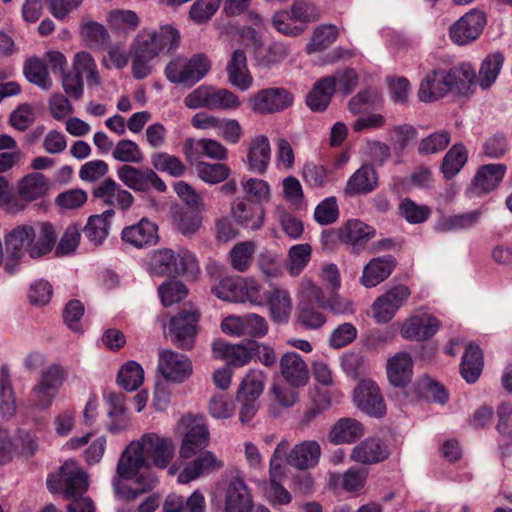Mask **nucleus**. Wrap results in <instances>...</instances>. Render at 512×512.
I'll use <instances>...</instances> for the list:
<instances>
[{
    "label": "nucleus",
    "mask_w": 512,
    "mask_h": 512,
    "mask_svg": "<svg viewBox=\"0 0 512 512\" xmlns=\"http://www.w3.org/2000/svg\"><path fill=\"white\" fill-rule=\"evenodd\" d=\"M174 454L175 446L171 438L154 432L145 433L138 440L131 441L122 451L117 463V474L125 479H133L142 469H165Z\"/></svg>",
    "instance_id": "nucleus-1"
},
{
    "label": "nucleus",
    "mask_w": 512,
    "mask_h": 512,
    "mask_svg": "<svg viewBox=\"0 0 512 512\" xmlns=\"http://www.w3.org/2000/svg\"><path fill=\"white\" fill-rule=\"evenodd\" d=\"M181 36L176 27L165 24L159 29H142L134 38L132 46L157 58L178 49Z\"/></svg>",
    "instance_id": "nucleus-2"
},
{
    "label": "nucleus",
    "mask_w": 512,
    "mask_h": 512,
    "mask_svg": "<svg viewBox=\"0 0 512 512\" xmlns=\"http://www.w3.org/2000/svg\"><path fill=\"white\" fill-rule=\"evenodd\" d=\"M198 269L195 256L188 250L174 252L163 248L154 251L148 261V270L153 276L194 273Z\"/></svg>",
    "instance_id": "nucleus-3"
},
{
    "label": "nucleus",
    "mask_w": 512,
    "mask_h": 512,
    "mask_svg": "<svg viewBox=\"0 0 512 512\" xmlns=\"http://www.w3.org/2000/svg\"><path fill=\"white\" fill-rule=\"evenodd\" d=\"M209 69L210 62L203 54H195L191 58L177 56L168 62L164 75L173 84L192 87L205 77Z\"/></svg>",
    "instance_id": "nucleus-4"
},
{
    "label": "nucleus",
    "mask_w": 512,
    "mask_h": 512,
    "mask_svg": "<svg viewBox=\"0 0 512 512\" xmlns=\"http://www.w3.org/2000/svg\"><path fill=\"white\" fill-rule=\"evenodd\" d=\"M184 104L190 109L236 110L241 100L228 89L201 85L184 98Z\"/></svg>",
    "instance_id": "nucleus-5"
},
{
    "label": "nucleus",
    "mask_w": 512,
    "mask_h": 512,
    "mask_svg": "<svg viewBox=\"0 0 512 512\" xmlns=\"http://www.w3.org/2000/svg\"><path fill=\"white\" fill-rule=\"evenodd\" d=\"M116 175L123 185L135 192H149L155 189L164 193L167 190L165 182L152 168L123 164L117 168Z\"/></svg>",
    "instance_id": "nucleus-6"
},
{
    "label": "nucleus",
    "mask_w": 512,
    "mask_h": 512,
    "mask_svg": "<svg viewBox=\"0 0 512 512\" xmlns=\"http://www.w3.org/2000/svg\"><path fill=\"white\" fill-rule=\"evenodd\" d=\"M64 381V370L59 365L48 367L30 393V405L35 410L48 409Z\"/></svg>",
    "instance_id": "nucleus-7"
},
{
    "label": "nucleus",
    "mask_w": 512,
    "mask_h": 512,
    "mask_svg": "<svg viewBox=\"0 0 512 512\" xmlns=\"http://www.w3.org/2000/svg\"><path fill=\"white\" fill-rule=\"evenodd\" d=\"M199 320L200 313L193 307L185 308L172 317L169 323L172 342L180 349L191 350L195 344Z\"/></svg>",
    "instance_id": "nucleus-8"
},
{
    "label": "nucleus",
    "mask_w": 512,
    "mask_h": 512,
    "mask_svg": "<svg viewBox=\"0 0 512 512\" xmlns=\"http://www.w3.org/2000/svg\"><path fill=\"white\" fill-rule=\"evenodd\" d=\"M47 487L51 492L61 489L66 499L82 496L88 489V475L76 461L69 460L60 468L58 485L49 477Z\"/></svg>",
    "instance_id": "nucleus-9"
},
{
    "label": "nucleus",
    "mask_w": 512,
    "mask_h": 512,
    "mask_svg": "<svg viewBox=\"0 0 512 512\" xmlns=\"http://www.w3.org/2000/svg\"><path fill=\"white\" fill-rule=\"evenodd\" d=\"M286 450L287 443L279 442L269 463V482L265 487V496L273 505H286L292 500L291 494L280 484L281 478L285 475L282 456L286 454Z\"/></svg>",
    "instance_id": "nucleus-10"
},
{
    "label": "nucleus",
    "mask_w": 512,
    "mask_h": 512,
    "mask_svg": "<svg viewBox=\"0 0 512 512\" xmlns=\"http://www.w3.org/2000/svg\"><path fill=\"white\" fill-rule=\"evenodd\" d=\"M33 225H19L5 235L6 262L4 270L14 274L24 256L29 257Z\"/></svg>",
    "instance_id": "nucleus-11"
},
{
    "label": "nucleus",
    "mask_w": 512,
    "mask_h": 512,
    "mask_svg": "<svg viewBox=\"0 0 512 512\" xmlns=\"http://www.w3.org/2000/svg\"><path fill=\"white\" fill-rule=\"evenodd\" d=\"M157 371L167 382L181 384L191 377L193 366L188 356L165 349L159 351Z\"/></svg>",
    "instance_id": "nucleus-12"
},
{
    "label": "nucleus",
    "mask_w": 512,
    "mask_h": 512,
    "mask_svg": "<svg viewBox=\"0 0 512 512\" xmlns=\"http://www.w3.org/2000/svg\"><path fill=\"white\" fill-rule=\"evenodd\" d=\"M293 104V96L281 87L265 88L248 98L249 108L256 114H273Z\"/></svg>",
    "instance_id": "nucleus-13"
},
{
    "label": "nucleus",
    "mask_w": 512,
    "mask_h": 512,
    "mask_svg": "<svg viewBox=\"0 0 512 512\" xmlns=\"http://www.w3.org/2000/svg\"><path fill=\"white\" fill-rule=\"evenodd\" d=\"M376 230L358 219L348 220L337 232L328 231L321 234V242L327 245L329 241L339 238L342 242L362 248L368 241L374 238Z\"/></svg>",
    "instance_id": "nucleus-14"
},
{
    "label": "nucleus",
    "mask_w": 512,
    "mask_h": 512,
    "mask_svg": "<svg viewBox=\"0 0 512 512\" xmlns=\"http://www.w3.org/2000/svg\"><path fill=\"white\" fill-rule=\"evenodd\" d=\"M485 25V13L472 9L450 27L449 35L455 44L460 46L467 45L478 39Z\"/></svg>",
    "instance_id": "nucleus-15"
},
{
    "label": "nucleus",
    "mask_w": 512,
    "mask_h": 512,
    "mask_svg": "<svg viewBox=\"0 0 512 512\" xmlns=\"http://www.w3.org/2000/svg\"><path fill=\"white\" fill-rule=\"evenodd\" d=\"M411 295L405 285H397L379 296L372 305V315L377 323H387L406 303Z\"/></svg>",
    "instance_id": "nucleus-16"
},
{
    "label": "nucleus",
    "mask_w": 512,
    "mask_h": 512,
    "mask_svg": "<svg viewBox=\"0 0 512 512\" xmlns=\"http://www.w3.org/2000/svg\"><path fill=\"white\" fill-rule=\"evenodd\" d=\"M181 424L188 428L179 454L181 458H191L197 450L209 443V431L202 417L187 415L181 418Z\"/></svg>",
    "instance_id": "nucleus-17"
},
{
    "label": "nucleus",
    "mask_w": 512,
    "mask_h": 512,
    "mask_svg": "<svg viewBox=\"0 0 512 512\" xmlns=\"http://www.w3.org/2000/svg\"><path fill=\"white\" fill-rule=\"evenodd\" d=\"M353 400L355 405L363 412L373 417H382L386 406L380 389L370 379H363L354 389Z\"/></svg>",
    "instance_id": "nucleus-18"
},
{
    "label": "nucleus",
    "mask_w": 512,
    "mask_h": 512,
    "mask_svg": "<svg viewBox=\"0 0 512 512\" xmlns=\"http://www.w3.org/2000/svg\"><path fill=\"white\" fill-rule=\"evenodd\" d=\"M280 442L287 443L286 454L282 456L283 464L286 463L299 470H307L315 467L321 456V447L317 441L305 440L290 449V443L286 439Z\"/></svg>",
    "instance_id": "nucleus-19"
},
{
    "label": "nucleus",
    "mask_w": 512,
    "mask_h": 512,
    "mask_svg": "<svg viewBox=\"0 0 512 512\" xmlns=\"http://www.w3.org/2000/svg\"><path fill=\"white\" fill-rule=\"evenodd\" d=\"M94 197L110 209L127 211L134 203V196L112 178L104 179L95 189Z\"/></svg>",
    "instance_id": "nucleus-20"
},
{
    "label": "nucleus",
    "mask_w": 512,
    "mask_h": 512,
    "mask_svg": "<svg viewBox=\"0 0 512 512\" xmlns=\"http://www.w3.org/2000/svg\"><path fill=\"white\" fill-rule=\"evenodd\" d=\"M439 328V320L431 314L423 312L406 319L400 328V334L406 340L424 341L431 338Z\"/></svg>",
    "instance_id": "nucleus-21"
},
{
    "label": "nucleus",
    "mask_w": 512,
    "mask_h": 512,
    "mask_svg": "<svg viewBox=\"0 0 512 512\" xmlns=\"http://www.w3.org/2000/svg\"><path fill=\"white\" fill-rule=\"evenodd\" d=\"M253 507L250 490L239 474L233 476L225 489V512H251Z\"/></svg>",
    "instance_id": "nucleus-22"
},
{
    "label": "nucleus",
    "mask_w": 512,
    "mask_h": 512,
    "mask_svg": "<svg viewBox=\"0 0 512 512\" xmlns=\"http://www.w3.org/2000/svg\"><path fill=\"white\" fill-rule=\"evenodd\" d=\"M224 467V463L212 451H202L190 461L178 475L180 484H188L200 477L212 474Z\"/></svg>",
    "instance_id": "nucleus-23"
},
{
    "label": "nucleus",
    "mask_w": 512,
    "mask_h": 512,
    "mask_svg": "<svg viewBox=\"0 0 512 512\" xmlns=\"http://www.w3.org/2000/svg\"><path fill=\"white\" fill-rule=\"evenodd\" d=\"M280 373L292 387L305 386L309 380V369L304 359L296 352L283 354L279 361Z\"/></svg>",
    "instance_id": "nucleus-24"
},
{
    "label": "nucleus",
    "mask_w": 512,
    "mask_h": 512,
    "mask_svg": "<svg viewBox=\"0 0 512 512\" xmlns=\"http://www.w3.org/2000/svg\"><path fill=\"white\" fill-rule=\"evenodd\" d=\"M157 226L146 218L122 230V240L135 247L144 248L156 244L158 240Z\"/></svg>",
    "instance_id": "nucleus-25"
},
{
    "label": "nucleus",
    "mask_w": 512,
    "mask_h": 512,
    "mask_svg": "<svg viewBox=\"0 0 512 512\" xmlns=\"http://www.w3.org/2000/svg\"><path fill=\"white\" fill-rule=\"evenodd\" d=\"M450 92L446 81L445 70L435 69L428 73L420 82L418 99L421 102H434L445 97Z\"/></svg>",
    "instance_id": "nucleus-26"
},
{
    "label": "nucleus",
    "mask_w": 512,
    "mask_h": 512,
    "mask_svg": "<svg viewBox=\"0 0 512 512\" xmlns=\"http://www.w3.org/2000/svg\"><path fill=\"white\" fill-rule=\"evenodd\" d=\"M31 238L29 257L38 259L52 251L56 244L57 233L51 223L39 222L33 225Z\"/></svg>",
    "instance_id": "nucleus-27"
},
{
    "label": "nucleus",
    "mask_w": 512,
    "mask_h": 512,
    "mask_svg": "<svg viewBox=\"0 0 512 512\" xmlns=\"http://www.w3.org/2000/svg\"><path fill=\"white\" fill-rule=\"evenodd\" d=\"M395 265L396 260L391 255L371 259L363 269L361 284L366 288L377 286L391 275Z\"/></svg>",
    "instance_id": "nucleus-28"
},
{
    "label": "nucleus",
    "mask_w": 512,
    "mask_h": 512,
    "mask_svg": "<svg viewBox=\"0 0 512 512\" xmlns=\"http://www.w3.org/2000/svg\"><path fill=\"white\" fill-rule=\"evenodd\" d=\"M386 369L389 382L393 386L404 388L412 379V357L407 352H398L388 359Z\"/></svg>",
    "instance_id": "nucleus-29"
},
{
    "label": "nucleus",
    "mask_w": 512,
    "mask_h": 512,
    "mask_svg": "<svg viewBox=\"0 0 512 512\" xmlns=\"http://www.w3.org/2000/svg\"><path fill=\"white\" fill-rule=\"evenodd\" d=\"M133 478L136 479V483L140 486L139 489H132L124 485L122 481L126 479L119 477V475L116 473L112 480V486L114 493L119 498L125 500H133L140 494L154 489L158 483V478L154 475V473L150 471V469H145L143 472L140 470L138 474Z\"/></svg>",
    "instance_id": "nucleus-30"
},
{
    "label": "nucleus",
    "mask_w": 512,
    "mask_h": 512,
    "mask_svg": "<svg viewBox=\"0 0 512 512\" xmlns=\"http://www.w3.org/2000/svg\"><path fill=\"white\" fill-rule=\"evenodd\" d=\"M227 74L229 83L241 90L247 91L253 85V77L247 66L246 54L243 50L237 49L227 64Z\"/></svg>",
    "instance_id": "nucleus-31"
},
{
    "label": "nucleus",
    "mask_w": 512,
    "mask_h": 512,
    "mask_svg": "<svg viewBox=\"0 0 512 512\" xmlns=\"http://www.w3.org/2000/svg\"><path fill=\"white\" fill-rule=\"evenodd\" d=\"M506 167L502 164H487L476 173L471 185V192L475 195L488 193L496 188L505 175Z\"/></svg>",
    "instance_id": "nucleus-32"
},
{
    "label": "nucleus",
    "mask_w": 512,
    "mask_h": 512,
    "mask_svg": "<svg viewBox=\"0 0 512 512\" xmlns=\"http://www.w3.org/2000/svg\"><path fill=\"white\" fill-rule=\"evenodd\" d=\"M232 214L235 220L251 230H258L264 223V209L247 200L238 199L232 205Z\"/></svg>",
    "instance_id": "nucleus-33"
},
{
    "label": "nucleus",
    "mask_w": 512,
    "mask_h": 512,
    "mask_svg": "<svg viewBox=\"0 0 512 512\" xmlns=\"http://www.w3.org/2000/svg\"><path fill=\"white\" fill-rule=\"evenodd\" d=\"M271 158L270 142L264 135H258L251 140L248 155L247 168L249 171L264 174Z\"/></svg>",
    "instance_id": "nucleus-34"
},
{
    "label": "nucleus",
    "mask_w": 512,
    "mask_h": 512,
    "mask_svg": "<svg viewBox=\"0 0 512 512\" xmlns=\"http://www.w3.org/2000/svg\"><path fill=\"white\" fill-rule=\"evenodd\" d=\"M446 81L450 86V92L459 95H467L470 87L476 84V72L468 62H463L445 70Z\"/></svg>",
    "instance_id": "nucleus-35"
},
{
    "label": "nucleus",
    "mask_w": 512,
    "mask_h": 512,
    "mask_svg": "<svg viewBox=\"0 0 512 512\" xmlns=\"http://www.w3.org/2000/svg\"><path fill=\"white\" fill-rule=\"evenodd\" d=\"M364 434L363 425L354 418H341L330 429L328 439L331 443L351 444Z\"/></svg>",
    "instance_id": "nucleus-36"
},
{
    "label": "nucleus",
    "mask_w": 512,
    "mask_h": 512,
    "mask_svg": "<svg viewBox=\"0 0 512 512\" xmlns=\"http://www.w3.org/2000/svg\"><path fill=\"white\" fill-rule=\"evenodd\" d=\"M336 78L324 77L318 80L306 97L308 107L314 112L324 111L335 92Z\"/></svg>",
    "instance_id": "nucleus-37"
},
{
    "label": "nucleus",
    "mask_w": 512,
    "mask_h": 512,
    "mask_svg": "<svg viewBox=\"0 0 512 512\" xmlns=\"http://www.w3.org/2000/svg\"><path fill=\"white\" fill-rule=\"evenodd\" d=\"M388 457L387 446L376 438H368L356 445L351 458L359 463L372 464L385 460Z\"/></svg>",
    "instance_id": "nucleus-38"
},
{
    "label": "nucleus",
    "mask_w": 512,
    "mask_h": 512,
    "mask_svg": "<svg viewBox=\"0 0 512 512\" xmlns=\"http://www.w3.org/2000/svg\"><path fill=\"white\" fill-rule=\"evenodd\" d=\"M377 174L371 165H363L348 179L345 187L347 195H359L372 192L377 187Z\"/></svg>",
    "instance_id": "nucleus-39"
},
{
    "label": "nucleus",
    "mask_w": 512,
    "mask_h": 512,
    "mask_svg": "<svg viewBox=\"0 0 512 512\" xmlns=\"http://www.w3.org/2000/svg\"><path fill=\"white\" fill-rule=\"evenodd\" d=\"M205 508V497L199 490H195L188 498L169 494L163 504L165 512H204Z\"/></svg>",
    "instance_id": "nucleus-40"
},
{
    "label": "nucleus",
    "mask_w": 512,
    "mask_h": 512,
    "mask_svg": "<svg viewBox=\"0 0 512 512\" xmlns=\"http://www.w3.org/2000/svg\"><path fill=\"white\" fill-rule=\"evenodd\" d=\"M114 216V210L108 209L101 214L88 218L83 232L88 241L94 246L101 245L107 238L110 229V220Z\"/></svg>",
    "instance_id": "nucleus-41"
},
{
    "label": "nucleus",
    "mask_w": 512,
    "mask_h": 512,
    "mask_svg": "<svg viewBox=\"0 0 512 512\" xmlns=\"http://www.w3.org/2000/svg\"><path fill=\"white\" fill-rule=\"evenodd\" d=\"M212 352L215 358L226 359L229 364L242 367L251 359L250 351L242 345H233L223 340H216L212 344Z\"/></svg>",
    "instance_id": "nucleus-42"
},
{
    "label": "nucleus",
    "mask_w": 512,
    "mask_h": 512,
    "mask_svg": "<svg viewBox=\"0 0 512 512\" xmlns=\"http://www.w3.org/2000/svg\"><path fill=\"white\" fill-rule=\"evenodd\" d=\"M482 215L480 210L441 217L435 224L434 230L439 233H449L469 229L475 226Z\"/></svg>",
    "instance_id": "nucleus-43"
},
{
    "label": "nucleus",
    "mask_w": 512,
    "mask_h": 512,
    "mask_svg": "<svg viewBox=\"0 0 512 512\" xmlns=\"http://www.w3.org/2000/svg\"><path fill=\"white\" fill-rule=\"evenodd\" d=\"M79 34L84 45L94 50H102L110 38L105 26L92 20H83L80 23Z\"/></svg>",
    "instance_id": "nucleus-44"
},
{
    "label": "nucleus",
    "mask_w": 512,
    "mask_h": 512,
    "mask_svg": "<svg viewBox=\"0 0 512 512\" xmlns=\"http://www.w3.org/2000/svg\"><path fill=\"white\" fill-rule=\"evenodd\" d=\"M265 295L268 301L271 318L277 323L286 322L292 311V302L289 292L285 289L273 288Z\"/></svg>",
    "instance_id": "nucleus-45"
},
{
    "label": "nucleus",
    "mask_w": 512,
    "mask_h": 512,
    "mask_svg": "<svg viewBox=\"0 0 512 512\" xmlns=\"http://www.w3.org/2000/svg\"><path fill=\"white\" fill-rule=\"evenodd\" d=\"M483 367V355L478 346L470 344L462 357L461 375L468 383H474L480 376Z\"/></svg>",
    "instance_id": "nucleus-46"
},
{
    "label": "nucleus",
    "mask_w": 512,
    "mask_h": 512,
    "mask_svg": "<svg viewBox=\"0 0 512 512\" xmlns=\"http://www.w3.org/2000/svg\"><path fill=\"white\" fill-rule=\"evenodd\" d=\"M504 57L500 53L488 55L483 61L479 69V75L476 83L483 89L490 88L498 78L502 69Z\"/></svg>",
    "instance_id": "nucleus-47"
},
{
    "label": "nucleus",
    "mask_w": 512,
    "mask_h": 512,
    "mask_svg": "<svg viewBox=\"0 0 512 512\" xmlns=\"http://www.w3.org/2000/svg\"><path fill=\"white\" fill-rule=\"evenodd\" d=\"M244 279L241 277H226L221 279L213 288V294L224 301L244 302Z\"/></svg>",
    "instance_id": "nucleus-48"
},
{
    "label": "nucleus",
    "mask_w": 512,
    "mask_h": 512,
    "mask_svg": "<svg viewBox=\"0 0 512 512\" xmlns=\"http://www.w3.org/2000/svg\"><path fill=\"white\" fill-rule=\"evenodd\" d=\"M46 177L38 172L24 176L19 183V194L25 200H35L44 196L48 191Z\"/></svg>",
    "instance_id": "nucleus-49"
},
{
    "label": "nucleus",
    "mask_w": 512,
    "mask_h": 512,
    "mask_svg": "<svg viewBox=\"0 0 512 512\" xmlns=\"http://www.w3.org/2000/svg\"><path fill=\"white\" fill-rule=\"evenodd\" d=\"M467 158V150L462 144L453 145L442 160L441 171L444 178L448 180L458 174L467 162Z\"/></svg>",
    "instance_id": "nucleus-50"
},
{
    "label": "nucleus",
    "mask_w": 512,
    "mask_h": 512,
    "mask_svg": "<svg viewBox=\"0 0 512 512\" xmlns=\"http://www.w3.org/2000/svg\"><path fill=\"white\" fill-rule=\"evenodd\" d=\"M114 160L124 164H141L144 161V153L140 146L130 140L121 139L116 144L112 151Z\"/></svg>",
    "instance_id": "nucleus-51"
},
{
    "label": "nucleus",
    "mask_w": 512,
    "mask_h": 512,
    "mask_svg": "<svg viewBox=\"0 0 512 512\" xmlns=\"http://www.w3.org/2000/svg\"><path fill=\"white\" fill-rule=\"evenodd\" d=\"M272 25L279 33L287 37H298L306 31L303 24L294 19L290 8L275 12L272 16Z\"/></svg>",
    "instance_id": "nucleus-52"
},
{
    "label": "nucleus",
    "mask_w": 512,
    "mask_h": 512,
    "mask_svg": "<svg viewBox=\"0 0 512 512\" xmlns=\"http://www.w3.org/2000/svg\"><path fill=\"white\" fill-rule=\"evenodd\" d=\"M151 165L154 171L166 172L173 177L182 176L186 167L175 155L167 152H156L151 155Z\"/></svg>",
    "instance_id": "nucleus-53"
},
{
    "label": "nucleus",
    "mask_w": 512,
    "mask_h": 512,
    "mask_svg": "<svg viewBox=\"0 0 512 512\" xmlns=\"http://www.w3.org/2000/svg\"><path fill=\"white\" fill-rule=\"evenodd\" d=\"M339 36L338 28L333 24H324L315 28L307 46L308 53L324 50L331 46Z\"/></svg>",
    "instance_id": "nucleus-54"
},
{
    "label": "nucleus",
    "mask_w": 512,
    "mask_h": 512,
    "mask_svg": "<svg viewBox=\"0 0 512 512\" xmlns=\"http://www.w3.org/2000/svg\"><path fill=\"white\" fill-rule=\"evenodd\" d=\"M312 247L308 243L296 244L290 247L287 258V269L292 276H298L309 263Z\"/></svg>",
    "instance_id": "nucleus-55"
},
{
    "label": "nucleus",
    "mask_w": 512,
    "mask_h": 512,
    "mask_svg": "<svg viewBox=\"0 0 512 512\" xmlns=\"http://www.w3.org/2000/svg\"><path fill=\"white\" fill-rule=\"evenodd\" d=\"M266 376L261 370L252 369L243 378L237 397L259 399L264 389Z\"/></svg>",
    "instance_id": "nucleus-56"
},
{
    "label": "nucleus",
    "mask_w": 512,
    "mask_h": 512,
    "mask_svg": "<svg viewBox=\"0 0 512 512\" xmlns=\"http://www.w3.org/2000/svg\"><path fill=\"white\" fill-rule=\"evenodd\" d=\"M292 15L296 21L303 24L306 30L310 23L321 18V9L311 0H294L290 6Z\"/></svg>",
    "instance_id": "nucleus-57"
},
{
    "label": "nucleus",
    "mask_w": 512,
    "mask_h": 512,
    "mask_svg": "<svg viewBox=\"0 0 512 512\" xmlns=\"http://www.w3.org/2000/svg\"><path fill=\"white\" fill-rule=\"evenodd\" d=\"M117 379L125 390L134 391L143 383L144 370L137 362L128 361L121 367Z\"/></svg>",
    "instance_id": "nucleus-58"
},
{
    "label": "nucleus",
    "mask_w": 512,
    "mask_h": 512,
    "mask_svg": "<svg viewBox=\"0 0 512 512\" xmlns=\"http://www.w3.org/2000/svg\"><path fill=\"white\" fill-rule=\"evenodd\" d=\"M73 66L76 73L82 77L83 75L86 76L89 85H99L101 83L97 65L90 53L86 51L76 53Z\"/></svg>",
    "instance_id": "nucleus-59"
},
{
    "label": "nucleus",
    "mask_w": 512,
    "mask_h": 512,
    "mask_svg": "<svg viewBox=\"0 0 512 512\" xmlns=\"http://www.w3.org/2000/svg\"><path fill=\"white\" fill-rule=\"evenodd\" d=\"M256 245L253 241H244L237 243L230 251V260L232 267L239 271H246L252 261Z\"/></svg>",
    "instance_id": "nucleus-60"
},
{
    "label": "nucleus",
    "mask_w": 512,
    "mask_h": 512,
    "mask_svg": "<svg viewBox=\"0 0 512 512\" xmlns=\"http://www.w3.org/2000/svg\"><path fill=\"white\" fill-rule=\"evenodd\" d=\"M107 20L111 28L124 32L134 31L140 24L138 15L132 10H112Z\"/></svg>",
    "instance_id": "nucleus-61"
},
{
    "label": "nucleus",
    "mask_w": 512,
    "mask_h": 512,
    "mask_svg": "<svg viewBox=\"0 0 512 512\" xmlns=\"http://www.w3.org/2000/svg\"><path fill=\"white\" fill-rule=\"evenodd\" d=\"M24 74L30 83L42 89L51 87V79L48 76L47 68L43 61L37 58L30 59L24 67Z\"/></svg>",
    "instance_id": "nucleus-62"
},
{
    "label": "nucleus",
    "mask_w": 512,
    "mask_h": 512,
    "mask_svg": "<svg viewBox=\"0 0 512 512\" xmlns=\"http://www.w3.org/2000/svg\"><path fill=\"white\" fill-rule=\"evenodd\" d=\"M199 178L209 184H218L229 177L230 169L222 163L200 162L196 167Z\"/></svg>",
    "instance_id": "nucleus-63"
},
{
    "label": "nucleus",
    "mask_w": 512,
    "mask_h": 512,
    "mask_svg": "<svg viewBox=\"0 0 512 512\" xmlns=\"http://www.w3.org/2000/svg\"><path fill=\"white\" fill-rule=\"evenodd\" d=\"M450 141L451 136L448 131L434 132L420 141L418 152L421 155L439 153L449 145Z\"/></svg>",
    "instance_id": "nucleus-64"
}]
</instances>
